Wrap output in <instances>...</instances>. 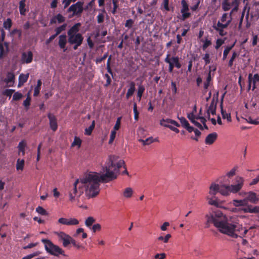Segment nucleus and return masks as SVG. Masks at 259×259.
Returning <instances> with one entry per match:
<instances>
[{
    "label": "nucleus",
    "instance_id": "nucleus-1",
    "mask_svg": "<svg viewBox=\"0 0 259 259\" xmlns=\"http://www.w3.org/2000/svg\"><path fill=\"white\" fill-rule=\"evenodd\" d=\"M125 163L123 160L116 161L114 157H110L109 161L103 167V174L90 171L80 180L77 179L73 184V188L69 192V200L73 202L75 197H79L83 193L89 198L97 196L100 192V183H107L116 179L119 173V169Z\"/></svg>",
    "mask_w": 259,
    "mask_h": 259
},
{
    "label": "nucleus",
    "instance_id": "nucleus-2",
    "mask_svg": "<svg viewBox=\"0 0 259 259\" xmlns=\"http://www.w3.org/2000/svg\"><path fill=\"white\" fill-rule=\"evenodd\" d=\"M205 218L206 220L205 223V228H209L210 224H212L220 232L233 238H236L240 236L238 233L240 229L243 230L244 234L247 232V230L243 229L239 225L229 222L226 215L220 210L209 212L205 214Z\"/></svg>",
    "mask_w": 259,
    "mask_h": 259
},
{
    "label": "nucleus",
    "instance_id": "nucleus-3",
    "mask_svg": "<svg viewBox=\"0 0 259 259\" xmlns=\"http://www.w3.org/2000/svg\"><path fill=\"white\" fill-rule=\"evenodd\" d=\"M244 184V180L242 177L235 178V183L231 185H220L219 193L223 196H229L231 193H236L242 188Z\"/></svg>",
    "mask_w": 259,
    "mask_h": 259
},
{
    "label": "nucleus",
    "instance_id": "nucleus-4",
    "mask_svg": "<svg viewBox=\"0 0 259 259\" xmlns=\"http://www.w3.org/2000/svg\"><path fill=\"white\" fill-rule=\"evenodd\" d=\"M41 242L44 244L46 251L51 255L58 257L60 255L66 256L65 251L59 246L54 244L50 240L42 239Z\"/></svg>",
    "mask_w": 259,
    "mask_h": 259
},
{
    "label": "nucleus",
    "instance_id": "nucleus-5",
    "mask_svg": "<svg viewBox=\"0 0 259 259\" xmlns=\"http://www.w3.org/2000/svg\"><path fill=\"white\" fill-rule=\"evenodd\" d=\"M164 62L168 64V72L171 73L173 71L174 67L180 69L182 67V65L180 62L178 56H170L169 53L166 55L164 59Z\"/></svg>",
    "mask_w": 259,
    "mask_h": 259
},
{
    "label": "nucleus",
    "instance_id": "nucleus-6",
    "mask_svg": "<svg viewBox=\"0 0 259 259\" xmlns=\"http://www.w3.org/2000/svg\"><path fill=\"white\" fill-rule=\"evenodd\" d=\"M55 234L58 236L59 241H62L63 246L67 247L70 244V241L73 238L64 232H56Z\"/></svg>",
    "mask_w": 259,
    "mask_h": 259
},
{
    "label": "nucleus",
    "instance_id": "nucleus-7",
    "mask_svg": "<svg viewBox=\"0 0 259 259\" xmlns=\"http://www.w3.org/2000/svg\"><path fill=\"white\" fill-rule=\"evenodd\" d=\"M83 2H77L74 4L72 5L68 9V12H73V15H80L83 12Z\"/></svg>",
    "mask_w": 259,
    "mask_h": 259
},
{
    "label": "nucleus",
    "instance_id": "nucleus-8",
    "mask_svg": "<svg viewBox=\"0 0 259 259\" xmlns=\"http://www.w3.org/2000/svg\"><path fill=\"white\" fill-rule=\"evenodd\" d=\"M219 93H217V99L215 100L213 97L211 100L210 104L207 110V113L208 115V118L210 119V114L212 115H215L216 114V106L218 102V97Z\"/></svg>",
    "mask_w": 259,
    "mask_h": 259
},
{
    "label": "nucleus",
    "instance_id": "nucleus-9",
    "mask_svg": "<svg viewBox=\"0 0 259 259\" xmlns=\"http://www.w3.org/2000/svg\"><path fill=\"white\" fill-rule=\"evenodd\" d=\"M68 42L70 45H73L75 43L82 42L83 37L80 33H77L74 35H68Z\"/></svg>",
    "mask_w": 259,
    "mask_h": 259
},
{
    "label": "nucleus",
    "instance_id": "nucleus-10",
    "mask_svg": "<svg viewBox=\"0 0 259 259\" xmlns=\"http://www.w3.org/2000/svg\"><path fill=\"white\" fill-rule=\"evenodd\" d=\"M15 76L13 72H8L7 73L6 77L4 79V81L6 83L7 87H12L15 83Z\"/></svg>",
    "mask_w": 259,
    "mask_h": 259
},
{
    "label": "nucleus",
    "instance_id": "nucleus-11",
    "mask_svg": "<svg viewBox=\"0 0 259 259\" xmlns=\"http://www.w3.org/2000/svg\"><path fill=\"white\" fill-rule=\"evenodd\" d=\"M58 221L60 224L68 226L77 225L79 224V221L75 218L68 219L64 218H61Z\"/></svg>",
    "mask_w": 259,
    "mask_h": 259
},
{
    "label": "nucleus",
    "instance_id": "nucleus-12",
    "mask_svg": "<svg viewBox=\"0 0 259 259\" xmlns=\"http://www.w3.org/2000/svg\"><path fill=\"white\" fill-rule=\"evenodd\" d=\"M181 4L182 5V8L181 10V12L182 14V19L184 20L191 16V13L188 12L189 10V6L185 0H182Z\"/></svg>",
    "mask_w": 259,
    "mask_h": 259
},
{
    "label": "nucleus",
    "instance_id": "nucleus-13",
    "mask_svg": "<svg viewBox=\"0 0 259 259\" xmlns=\"http://www.w3.org/2000/svg\"><path fill=\"white\" fill-rule=\"evenodd\" d=\"M33 59V54L32 52L29 51L28 53L24 52L22 54L21 62L22 63L29 64L31 63Z\"/></svg>",
    "mask_w": 259,
    "mask_h": 259
},
{
    "label": "nucleus",
    "instance_id": "nucleus-14",
    "mask_svg": "<svg viewBox=\"0 0 259 259\" xmlns=\"http://www.w3.org/2000/svg\"><path fill=\"white\" fill-rule=\"evenodd\" d=\"M48 117L49 119L50 126L51 128L54 132H55L58 128V124L57 123V119L56 117L51 113H49L48 115Z\"/></svg>",
    "mask_w": 259,
    "mask_h": 259
},
{
    "label": "nucleus",
    "instance_id": "nucleus-15",
    "mask_svg": "<svg viewBox=\"0 0 259 259\" xmlns=\"http://www.w3.org/2000/svg\"><path fill=\"white\" fill-rule=\"evenodd\" d=\"M249 79L250 83L252 84V90L254 91L256 88V83L259 82V74L256 73L253 75L252 73H249L248 77V81H249Z\"/></svg>",
    "mask_w": 259,
    "mask_h": 259
},
{
    "label": "nucleus",
    "instance_id": "nucleus-16",
    "mask_svg": "<svg viewBox=\"0 0 259 259\" xmlns=\"http://www.w3.org/2000/svg\"><path fill=\"white\" fill-rule=\"evenodd\" d=\"M218 134L217 133L213 132L208 134L205 140V143L206 145H212L217 140Z\"/></svg>",
    "mask_w": 259,
    "mask_h": 259
},
{
    "label": "nucleus",
    "instance_id": "nucleus-17",
    "mask_svg": "<svg viewBox=\"0 0 259 259\" xmlns=\"http://www.w3.org/2000/svg\"><path fill=\"white\" fill-rule=\"evenodd\" d=\"M67 44V36L65 34H62L59 36L58 45L59 47L63 50L64 52L67 50L66 45Z\"/></svg>",
    "mask_w": 259,
    "mask_h": 259
},
{
    "label": "nucleus",
    "instance_id": "nucleus-18",
    "mask_svg": "<svg viewBox=\"0 0 259 259\" xmlns=\"http://www.w3.org/2000/svg\"><path fill=\"white\" fill-rule=\"evenodd\" d=\"M245 212L257 213L259 212V206H252L251 205H245L241 208Z\"/></svg>",
    "mask_w": 259,
    "mask_h": 259
},
{
    "label": "nucleus",
    "instance_id": "nucleus-19",
    "mask_svg": "<svg viewBox=\"0 0 259 259\" xmlns=\"http://www.w3.org/2000/svg\"><path fill=\"white\" fill-rule=\"evenodd\" d=\"M179 119L182 126L185 128L189 133H191L193 132V130H194V127L190 125L188 121L185 117H181V118H179Z\"/></svg>",
    "mask_w": 259,
    "mask_h": 259
},
{
    "label": "nucleus",
    "instance_id": "nucleus-20",
    "mask_svg": "<svg viewBox=\"0 0 259 259\" xmlns=\"http://www.w3.org/2000/svg\"><path fill=\"white\" fill-rule=\"evenodd\" d=\"M81 26L80 23H77L72 26L67 31L68 35H74L78 33L79 27Z\"/></svg>",
    "mask_w": 259,
    "mask_h": 259
},
{
    "label": "nucleus",
    "instance_id": "nucleus-21",
    "mask_svg": "<svg viewBox=\"0 0 259 259\" xmlns=\"http://www.w3.org/2000/svg\"><path fill=\"white\" fill-rule=\"evenodd\" d=\"M232 13V11L230 14L229 19L228 21H227V22L226 23L221 22L220 21H219L218 22V23H217L216 25L214 26L213 27H215L217 28H220L221 29H223L226 28L229 25V24H230V23L232 21V17H231Z\"/></svg>",
    "mask_w": 259,
    "mask_h": 259
},
{
    "label": "nucleus",
    "instance_id": "nucleus-22",
    "mask_svg": "<svg viewBox=\"0 0 259 259\" xmlns=\"http://www.w3.org/2000/svg\"><path fill=\"white\" fill-rule=\"evenodd\" d=\"M26 147V143L25 140H22L19 143L18 149L19 150V155L21 154L24 156L25 154V148Z\"/></svg>",
    "mask_w": 259,
    "mask_h": 259
},
{
    "label": "nucleus",
    "instance_id": "nucleus-23",
    "mask_svg": "<svg viewBox=\"0 0 259 259\" xmlns=\"http://www.w3.org/2000/svg\"><path fill=\"white\" fill-rule=\"evenodd\" d=\"M245 199L247 201L248 200L252 203H256L259 200V198H257L255 193L250 191L248 193L247 196Z\"/></svg>",
    "mask_w": 259,
    "mask_h": 259
},
{
    "label": "nucleus",
    "instance_id": "nucleus-24",
    "mask_svg": "<svg viewBox=\"0 0 259 259\" xmlns=\"http://www.w3.org/2000/svg\"><path fill=\"white\" fill-rule=\"evenodd\" d=\"M29 73H27L26 74L23 73L21 74L19 76L18 88L22 87L24 83L27 81Z\"/></svg>",
    "mask_w": 259,
    "mask_h": 259
},
{
    "label": "nucleus",
    "instance_id": "nucleus-25",
    "mask_svg": "<svg viewBox=\"0 0 259 259\" xmlns=\"http://www.w3.org/2000/svg\"><path fill=\"white\" fill-rule=\"evenodd\" d=\"M220 185L212 183L209 187V194L215 195L218 192H220Z\"/></svg>",
    "mask_w": 259,
    "mask_h": 259
},
{
    "label": "nucleus",
    "instance_id": "nucleus-26",
    "mask_svg": "<svg viewBox=\"0 0 259 259\" xmlns=\"http://www.w3.org/2000/svg\"><path fill=\"white\" fill-rule=\"evenodd\" d=\"M135 83L134 81H131L130 83V88L128 89L126 94V98L129 99L134 93L135 91Z\"/></svg>",
    "mask_w": 259,
    "mask_h": 259
},
{
    "label": "nucleus",
    "instance_id": "nucleus-27",
    "mask_svg": "<svg viewBox=\"0 0 259 259\" xmlns=\"http://www.w3.org/2000/svg\"><path fill=\"white\" fill-rule=\"evenodd\" d=\"M133 193V189L131 187H127L123 191L122 195L126 198H130L132 197Z\"/></svg>",
    "mask_w": 259,
    "mask_h": 259
},
{
    "label": "nucleus",
    "instance_id": "nucleus-28",
    "mask_svg": "<svg viewBox=\"0 0 259 259\" xmlns=\"http://www.w3.org/2000/svg\"><path fill=\"white\" fill-rule=\"evenodd\" d=\"M164 122H167V123H171L177 127H179L180 126V124L177 122L176 121L170 119H162L160 121V125H167L166 124H164Z\"/></svg>",
    "mask_w": 259,
    "mask_h": 259
},
{
    "label": "nucleus",
    "instance_id": "nucleus-29",
    "mask_svg": "<svg viewBox=\"0 0 259 259\" xmlns=\"http://www.w3.org/2000/svg\"><path fill=\"white\" fill-rule=\"evenodd\" d=\"M145 90V88L144 85L142 84L139 85L138 88L137 97L139 102L141 100L142 97Z\"/></svg>",
    "mask_w": 259,
    "mask_h": 259
},
{
    "label": "nucleus",
    "instance_id": "nucleus-30",
    "mask_svg": "<svg viewBox=\"0 0 259 259\" xmlns=\"http://www.w3.org/2000/svg\"><path fill=\"white\" fill-rule=\"evenodd\" d=\"M247 204V201L246 199H243V200H234L233 201V204L234 206L236 207L241 206L243 207L245 205H246Z\"/></svg>",
    "mask_w": 259,
    "mask_h": 259
},
{
    "label": "nucleus",
    "instance_id": "nucleus-31",
    "mask_svg": "<svg viewBox=\"0 0 259 259\" xmlns=\"http://www.w3.org/2000/svg\"><path fill=\"white\" fill-rule=\"evenodd\" d=\"M95 127V121L93 120L92 122L91 125L88 128H86L84 130V134L87 136L91 135Z\"/></svg>",
    "mask_w": 259,
    "mask_h": 259
},
{
    "label": "nucleus",
    "instance_id": "nucleus-32",
    "mask_svg": "<svg viewBox=\"0 0 259 259\" xmlns=\"http://www.w3.org/2000/svg\"><path fill=\"white\" fill-rule=\"evenodd\" d=\"M41 84H42V82H41V80L38 79L37 81V84H36V87L34 88V90L33 96L34 97H37L39 95L40 90L41 89Z\"/></svg>",
    "mask_w": 259,
    "mask_h": 259
},
{
    "label": "nucleus",
    "instance_id": "nucleus-33",
    "mask_svg": "<svg viewBox=\"0 0 259 259\" xmlns=\"http://www.w3.org/2000/svg\"><path fill=\"white\" fill-rule=\"evenodd\" d=\"M239 53H237V52H233L232 56L230 58L228 62V67H231L233 66L234 61H235V59L239 56Z\"/></svg>",
    "mask_w": 259,
    "mask_h": 259
},
{
    "label": "nucleus",
    "instance_id": "nucleus-34",
    "mask_svg": "<svg viewBox=\"0 0 259 259\" xmlns=\"http://www.w3.org/2000/svg\"><path fill=\"white\" fill-rule=\"evenodd\" d=\"M212 80V76L211 75V70H209L207 74L206 81L204 83V89L207 90L210 85V82Z\"/></svg>",
    "mask_w": 259,
    "mask_h": 259
},
{
    "label": "nucleus",
    "instance_id": "nucleus-35",
    "mask_svg": "<svg viewBox=\"0 0 259 259\" xmlns=\"http://www.w3.org/2000/svg\"><path fill=\"white\" fill-rule=\"evenodd\" d=\"M19 9L20 14L21 15L25 16L27 11H28V9H26V4L24 3H19Z\"/></svg>",
    "mask_w": 259,
    "mask_h": 259
},
{
    "label": "nucleus",
    "instance_id": "nucleus-36",
    "mask_svg": "<svg viewBox=\"0 0 259 259\" xmlns=\"http://www.w3.org/2000/svg\"><path fill=\"white\" fill-rule=\"evenodd\" d=\"M221 114L222 115V117L224 119H227L228 121L230 122L231 121V117L230 114L227 113L226 112V111L223 109L222 105H221Z\"/></svg>",
    "mask_w": 259,
    "mask_h": 259
},
{
    "label": "nucleus",
    "instance_id": "nucleus-37",
    "mask_svg": "<svg viewBox=\"0 0 259 259\" xmlns=\"http://www.w3.org/2000/svg\"><path fill=\"white\" fill-rule=\"evenodd\" d=\"M95 221L96 220L93 217H89L85 220V225L87 227L91 229L92 226L95 222Z\"/></svg>",
    "mask_w": 259,
    "mask_h": 259
},
{
    "label": "nucleus",
    "instance_id": "nucleus-38",
    "mask_svg": "<svg viewBox=\"0 0 259 259\" xmlns=\"http://www.w3.org/2000/svg\"><path fill=\"white\" fill-rule=\"evenodd\" d=\"M25 161L24 159H18L16 163V169L22 170L24 168Z\"/></svg>",
    "mask_w": 259,
    "mask_h": 259
},
{
    "label": "nucleus",
    "instance_id": "nucleus-39",
    "mask_svg": "<svg viewBox=\"0 0 259 259\" xmlns=\"http://www.w3.org/2000/svg\"><path fill=\"white\" fill-rule=\"evenodd\" d=\"M232 6H233L232 3H230L228 0H224L222 3V8L225 11L229 10Z\"/></svg>",
    "mask_w": 259,
    "mask_h": 259
},
{
    "label": "nucleus",
    "instance_id": "nucleus-40",
    "mask_svg": "<svg viewBox=\"0 0 259 259\" xmlns=\"http://www.w3.org/2000/svg\"><path fill=\"white\" fill-rule=\"evenodd\" d=\"M12 26V21L10 18H7L4 22L3 27L5 29L10 30Z\"/></svg>",
    "mask_w": 259,
    "mask_h": 259
},
{
    "label": "nucleus",
    "instance_id": "nucleus-41",
    "mask_svg": "<svg viewBox=\"0 0 259 259\" xmlns=\"http://www.w3.org/2000/svg\"><path fill=\"white\" fill-rule=\"evenodd\" d=\"M154 141H155L154 140L153 137H149L145 140H143V139L139 140V142L142 143L143 144V145H149V144L152 143L153 142H154Z\"/></svg>",
    "mask_w": 259,
    "mask_h": 259
},
{
    "label": "nucleus",
    "instance_id": "nucleus-42",
    "mask_svg": "<svg viewBox=\"0 0 259 259\" xmlns=\"http://www.w3.org/2000/svg\"><path fill=\"white\" fill-rule=\"evenodd\" d=\"M81 142L82 141L79 137H75L74 140L71 144V146L74 147L75 146H77L79 148L81 146Z\"/></svg>",
    "mask_w": 259,
    "mask_h": 259
},
{
    "label": "nucleus",
    "instance_id": "nucleus-43",
    "mask_svg": "<svg viewBox=\"0 0 259 259\" xmlns=\"http://www.w3.org/2000/svg\"><path fill=\"white\" fill-rule=\"evenodd\" d=\"M66 26H67V24H64L62 25L61 26L57 27L55 30V31L56 32L55 34H56V35L57 36L61 32H62L63 31H64L66 29Z\"/></svg>",
    "mask_w": 259,
    "mask_h": 259
},
{
    "label": "nucleus",
    "instance_id": "nucleus-44",
    "mask_svg": "<svg viewBox=\"0 0 259 259\" xmlns=\"http://www.w3.org/2000/svg\"><path fill=\"white\" fill-rule=\"evenodd\" d=\"M36 211L38 213L42 215H47L48 214V212L41 206H38L36 208Z\"/></svg>",
    "mask_w": 259,
    "mask_h": 259
},
{
    "label": "nucleus",
    "instance_id": "nucleus-45",
    "mask_svg": "<svg viewBox=\"0 0 259 259\" xmlns=\"http://www.w3.org/2000/svg\"><path fill=\"white\" fill-rule=\"evenodd\" d=\"M17 34L19 38H21L22 36V31L20 29H14L10 33L11 35L13 36Z\"/></svg>",
    "mask_w": 259,
    "mask_h": 259
},
{
    "label": "nucleus",
    "instance_id": "nucleus-46",
    "mask_svg": "<svg viewBox=\"0 0 259 259\" xmlns=\"http://www.w3.org/2000/svg\"><path fill=\"white\" fill-rule=\"evenodd\" d=\"M134 113V119L136 121H138L139 119V112L137 110V106L136 103H134L133 107Z\"/></svg>",
    "mask_w": 259,
    "mask_h": 259
},
{
    "label": "nucleus",
    "instance_id": "nucleus-47",
    "mask_svg": "<svg viewBox=\"0 0 259 259\" xmlns=\"http://www.w3.org/2000/svg\"><path fill=\"white\" fill-rule=\"evenodd\" d=\"M111 60V56H110L107 60V70L109 73H110L112 76H113V72L110 67V61Z\"/></svg>",
    "mask_w": 259,
    "mask_h": 259
},
{
    "label": "nucleus",
    "instance_id": "nucleus-48",
    "mask_svg": "<svg viewBox=\"0 0 259 259\" xmlns=\"http://www.w3.org/2000/svg\"><path fill=\"white\" fill-rule=\"evenodd\" d=\"M208 203L209 204L214 205L216 207H220V204L217 200L213 199V198H208Z\"/></svg>",
    "mask_w": 259,
    "mask_h": 259
},
{
    "label": "nucleus",
    "instance_id": "nucleus-49",
    "mask_svg": "<svg viewBox=\"0 0 259 259\" xmlns=\"http://www.w3.org/2000/svg\"><path fill=\"white\" fill-rule=\"evenodd\" d=\"M31 97H27L26 99L24 101L23 105L24 106L25 108L27 110L30 105Z\"/></svg>",
    "mask_w": 259,
    "mask_h": 259
},
{
    "label": "nucleus",
    "instance_id": "nucleus-50",
    "mask_svg": "<svg viewBox=\"0 0 259 259\" xmlns=\"http://www.w3.org/2000/svg\"><path fill=\"white\" fill-rule=\"evenodd\" d=\"M121 117H119L117 118L115 124L114 126L113 130L117 131L119 129L121 124Z\"/></svg>",
    "mask_w": 259,
    "mask_h": 259
},
{
    "label": "nucleus",
    "instance_id": "nucleus-51",
    "mask_svg": "<svg viewBox=\"0 0 259 259\" xmlns=\"http://www.w3.org/2000/svg\"><path fill=\"white\" fill-rule=\"evenodd\" d=\"M14 92H15L14 90L6 89L3 92V94L7 97H11L12 96V95L13 94V93Z\"/></svg>",
    "mask_w": 259,
    "mask_h": 259
},
{
    "label": "nucleus",
    "instance_id": "nucleus-52",
    "mask_svg": "<svg viewBox=\"0 0 259 259\" xmlns=\"http://www.w3.org/2000/svg\"><path fill=\"white\" fill-rule=\"evenodd\" d=\"M55 18L59 23H61L65 21V18L61 14H58L55 16Z\"/></svg>",
    "mask_w": 259,
    "mask_h": 259
},
{
    "label": "nucleus",
    "instance_id": "nucleus-53",
    "mask_svg": "<svg viewBox=\"0 0 259 259\" xmlns=\"http://www.w3.org/2000/svg\"><path fill=\"white\" fill-rule=\"evenodd\" d=\"M134 24V21L132 19H130L126 21L125 23V27L128 28V29L131 28Z\"/></svg>",
    "mask_w": 259,
    "mask_h": 259
},
{
    "label": "nucleus",
    "instance_id": "nucleus-54",
    "mask_svg": "<svg viewBox=\"0 0 259 259\" xmlns=\"http://www.w3.org/2000/svg\"><path fill=\"white\" fill-rule=\"evenodd\" d=\"M23 97V95L21 93H19L18 92H15L13 96V100L14 101H18L20 100Z\"/></svg>",
    "mask_w": 259,
    "mask_h": 259
},
{
    "label": "nucleus",
    "instance_id": "nucleus-55",
    "mask_svg": "<svg viewBox=\"0 0 259 259\" xmlns=\"http://www.w3.org/2000/svg\"><path fill=\"white\" fill-rule=\"evenodd\" d=\"M116 134V131L114 130H112L110 136V139L109 141V144H111L113 143V141L115 139V136Z\"/></svg>",
    "mask_w": 259,
    "mask_h": 259
},
{
    "label": "nucleus",
    "instance_id": "nucleus-56",
    "mask_svg": "<svg viewBox=\"0 0 259 259\" xmlns=\"http://www.w3.org/2000/svg\"><path fill=\"white\" fill-rule=\"evenodd\" d=\"M101 225L99 224H94L92 227V230L94 233L97 231H100L101 230Z\"/></svg>",
    "mask_w": 259,
    "mask_h": 259
},
{
    "label": "nucleus",
    "instance_id": "nucleus-57",
    "mask_svg": "<svg viewBox=\"0 0 259 259\" xmlns=\"http://www.w3.org/2000/svg\"><path fill=\"white\" fill-rule=\"evenodd\" d=\"M237 169V166L234 167L230 171L227 173L226 176L229 178L233 177L235 175Z\"/></svg>",
    "mask_w": 259,
    "mask_h": 259
},
{
    "label": "nucleus",
    "instance_id": "nucleus-58",
    "mask_svg": "<svg viewBox=\"0 0 259 259\" xmlns=\"http://www.w3.org/2000/svg\"><path fill=\"white\" fill-rule=\"evenodd\" d=\"M230 51L231 50H230V48H228L227 47H226L223 52V55L222 58V60L223 61L225 60L227 58L228 55L230 52Z\"/></svg>",
    "mask_w": 259,
    "mask_h": 259
},
{
    "label": "nucleus",
    "instance_id": "nucleus-59",
    "mask_svg": "<svg viewBox=\"0 0 259 259\" xmlns=\"http://www.w3.org/2000/svg\"><path fill=\"white\" fill-rule=\"evenodd\" d=\"M193 132H194L195 133V135L196 136V137H192L191 138L194 140H195L196 141H198V139L197 137H200L201 133V132L197 129L196 128H194V130H193Z\"/></svg>",
    "mask_w": 259,
    "mask_h": 259
},
{
    "label": "nucleus",
    "instance_id": "nucleus-60",
    "mask_svg": "<svg viewBox=\"0 0 259 259\" xmlns=\"http://www.w3.org/2000/svg\"><path fill=\"white\" fill-rule=\"evenodd\" d=\"M211 45V41L210 40L206 39L202 46L203 50H205L210 45Z\"/></svg>",
    "mask_w": 259,
    "mask_h": 259
},
{
    "label": "nucleus",
    "instance_id": "nucleus-61",
    "mask_svg": "<svg viewBox=\"0 0 259 259\" xmlns=\"http://www.w3.org/2000/svg\"><path fill=\"white\" fill-rule=\"evenodd\" d=\"M213 28L216 31H217L219 32V34L222 36H224L227 35V32L226 31H225L223 29H221L220 28H217L215 27H213Z\"/></svg>",
    "mask_w": 259,
    "mask_h": 259
},
{
    "label": "nucleus",
    "instance_id": "nucleus-62",
    "mask_svg": "<svg viewBox=\"0 0 259 259\" xmlns=\"http://www.w3.org/2000/svg\"><path fill=\"white\" fill-rule=\"evenodd\" d=\"M104 78L106 80V83L104 85H105V87H107L111 84V79L109 75H108V74H105Z\"/></svg>",
    "mask_w": 259,
    "mask_h": 259
},
{
    "label": "nucleus",
    "instance_id": "nucleus-63",
    "mask_svg": "<svg viewBox=\"0 0 259 259\" xmlns=\"http://www.w3.org/2000/svg\"><path fill=\"white\" fill-rule=\"evenodd\" d=\"M203 59L205 62V65L209 64L210 62L209 54L208 53H206L203 57Z\"/></svg>",
    "mask_w": 259,
    "mask_h": 259
},
{
    "label": "nucleus",
    "instance_id": "nucleus-64",
    "mask_svg": "<svg viewBox=\"0 0 259 259\" xmlns=\"http://www.w3.org/2000/svg\"><path fill=\"white\" fill-rule=\"evenodd\" d=\"M108 57V53H106L102 57L98 58L96 59V63H101L102 62L104 61Z\"/></svg>",
    "mask_w": 259,
    "mask_h": 259
}]
</instances>
